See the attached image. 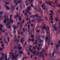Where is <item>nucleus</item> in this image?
<instances>
[{
    "label": "nucleus",
    "instance_id": "1",
    "mask_svg": "<svg viewBox=\"0 0 60 60\" xmlns=\"http://www.w3.org/2000/svg\"><path fill=\"white\" fill-rule=\"evenodd\" d=\"M8 21V22H12V23H13V20L11 19V18H10L9 19H4V20L3 21V22L5 24H6V23H7L6 21Z\"/></svg>",
    "mask_w": 60,
    "mask_h": 60
},
{
    "label": "nucleus",
    "instance_id": "2",
    "mask_svg": "<svg viewBox=\"0 0 60 60\" xmlns=\"http://www.w3.org/2000/svg\"><path fill=\"white\" fill-rule=\"evenodd\" d=\"M35 16L36 17H37L38 18V19H37V21L38 23H39L40 22H41L42 21L41 20V17L40 16H39L38 14H36L35 15Z\"/></svg>",
    "mask_w": 60,
    "mask_h": 60
},
{
    "label": "nucleus",
    "instance_id": "3",
    "mask_svg": "<svg viewBox=\"0 0 60 60\" xmlns=\"http://www.w3.org/2000/svg\"><path fill=\"white\" fill-rule=\"evenodd\" d=\"M58 31L59 32H60V20H59V26L58 28Z\"/></svg>",
    "mask_w": 60,
    "mask_h": 60
},
{
    "label": "nucleus",
    "instance_id": "4",
    "mask_svg": "<svg viewBox=\"0 0 60 60\" xmlns=\"http://www.w3.org/2000/svg\"><path fill=\"white\" fill-rule=\"evenodd\" d=\"M33 49L34 50H35L36 49H37L38 51H40V50L41 49V48L40 49L39 48H37V47H35V46H34L33 48Z\"/></svg>",
    "mask_w": 60,
    "mask_h": 60
},
{
    "label": "nucleus",
    "instance_id": "5",
    "mask_svg": "<svg viewBox=\"0 0 60 60\" xmlns=\"http://www.w3.org/2000/svg\"><path fill=\"white\" fill-rule=\"evenodd\" d=\"M49 4L50 6H55V4H54L53 3V2H49Z\"/></svg>",
    "mask_w": 60,
    "mask_h": 60
},
{
    "label": "nucleus",
    "instance_id": "6",
    "mask_svg": "<svg viewBox=\"0 0 60 60\" xmlns=\"http://www.w3.org/2000/svg\"><path fill=\"white\" fill-rule=\"evenodd\" d=\"M38 41L39 42H40L41 44L43 43V40H41V39L39 38L38 40Z\"/></svg>",
    "mask_w": 60,
    "mask_h": 60
},
{
    "label": "nucleus",
    "instance_id": "7",
    "mask_svg": "<svg viewBox=\"0 0 60 60\" xmlns=\"http://www.w3.org/2000/svg\"><path fill=\"white\" fill-rule=\"evenodd\" d=\"M37 54V55H38V56H42L43 55V53H42L41 52H40L39 53V52H38Z\"/></svg>",
    "mask_w": 60,
    "mask_h": 60
},
{
    "label": "nucleus",
    "instance_id": "8",
    "mask_svg": "<svg viewBox=\"0 0 60 60\" xmlns=\"http://www.w3.org/2000/svg\"><path fill=\"white\" fill-rule=\"evenodd\" d=\"M54 28L53 26V31H56V30H57V28L55 27V25L54 26Z\"/></svg>",
    "mask_w": 60,
    "mask_h": 60
},
{
    "label": "nucleus",
    "instance_id": "9",
    "mask_svg": "<svg viewBox=\"0 0 60 60\" xmlns=\"http://www.w3.org/2000/svg\"><path fill=\"white\" fill-rule=\"evenodd\" d=\"M54 53H55L54 52L53 53V54L51 53L50 54V57L51 58H51H52V57L53 56Z\"/></svg>",
    "mask_w": 60,
    "mask_h": 60
},
{
    "label": "nucleus",
    "instance_id": "10",
    "mask_svg": "<svg viewBox=\"0 0 60 60\" xmlns=\"http://www.w3.org/2000/svg\"><path fill=\"white\" fill-rule=\"evenodd\" d=\"M25 2L26 3V5L27 6H28L29 5V3L28 2V0L25 1Z\"/></svg>",
    "mask_w": 60,
    "mask_h": 60
},
{
    "label": "nucleus",
    "instance_id": "11",
    "mask_svg": "<svg viewBox=\"0 0 60 60\" xmlns=\"http://www.w3.org/2000/svg\"><path fill=\"white\" fill-rule=\"evenodd\" d=\"M11 8L12 11H14L15 10V6H13L11 7Z\"/></svg>",
    "mask_w": 60,
    "mask_h": 60
},
{
    "label": "nucleus",
    "instance_id": "12",
    "mask_svg": "<svg viewBox=\"0 0 60 60\" xmlns=\"http://www.w3.org/2000/svg\"><path fill=\"white\" fill-rule=\"evenodd\" d=\"M13 27L14 29H17V26H15V25H13Z\"/></svg>",
    "mask_w": 60,
    "mask_h": 60
},
{
    "label": "nucleus",
    "instance_id": "13",
    "mask_svg": "<svg viewBox=\"0 0 60 60\" xmlns=\"http://www.w3.org/2000/svg\"><path fill=\"white\" fill-rule=\"evenodd\" d=\"M46 25H44L43 26L42 29V30H44V29H45V27H46Z\"/></svg>",
    "mask_w": 60,
    "mask_h": 60
},
{
    "label": "nucleus",
    "instance_id": "14",
    "mask_svg": "<svg viewBox=\"0 0 60 60\" xmlns=\"http://www.w3.org/2000/svg\"><path fill=\"white\" fill-rule=\"evenodd\" d=\"M21 2L20 0H19L18 1H17L15 4V6H17V4H18V3H20Z\"/></svg>",
    "mask_w": 60,
    "mask_h": 60
},
{
    "label": "nucleus",
    "instance_id": "15",
    "mask_svg": "<svg viewBox=\"0 0 60 60\" xmlns=\"http://www.w3.org/2000/svg\"><path fill=\"white\" fill-rule=\"evenodd\" d=\"M35 17V15H32L30 16V18H34Z\"/></svg>",
    "mask_w": 60,
    "mask_h": 60
},
{
    "label": "nucleus",
    "instance_id": "16",
    "mask_svg": "<svg viewBox=\"0 0 60 60\" xmlns=\"http://www.w3.org/2000/svg\"><path fill=\"white\" fill-rule=\"evenodd\" d=\"M4 14V12L3 11H1L0 12V16Z\"/></svg>",
    "mask_w": 60,
    "mask_h": 60
},
{
    "label": "nucleus",
    "instance_id": "17",
    "mask_svg": "<svg viewBox=\"0 0 60 60\" xmlns=\"http://www.w3.org/2000/svg\"><path fill=\"white\" fill-rule=\"evenodd\" d=\"M4 18L5 19L7 18V19H9V18H8V16L7 15H5L4 16Z\"/></svg>",
    "mask_w": 60,
    "mask_h": 60
},
{
    "label": "nucleus",
    "instance_id": "18",
    "mask_svg": "<svg viewBox=\"0 0 60 60\" xmlns=\"http://www.w3.org/2000/svg\"><path fill=\"white\" fill-rule=\"evenodd\" d=\"M18 56H19V55L17 54L15 56L14 55V56H13L15 57L14 58H16V57H18Z\"/></svg>",
    "mask_w": 60,
    "mask_h": 60
},
{
    "label": "nucleus",
    "instance_id": "19",
    "mask_svg": "<svg viewBox=\"0 0 60 60\" xmlns=\"http://www.w3.org/2000/svg\"><path fill=\"white\" fill-rule=\"evenodd\" d=\"M52 57H53V58H51V59H52L54 60H55V59L56 58V56H53Z\"/></svg>",
    "mask_w": 60,
    "mask_h": 60
},
{
    "label": "nucleus",
    "instance_id": "20",
    "mask_svg": "<svg viewBox=\"0 0 60 60\" xmlns=\"http://www.w3.org/2000/svg\"><path fill=\"white\" fill-rule=\"evenodd\" d=\"M6 8L7 10H10V8L8 7V6H6Z\"/></svg>",
    "mask_w": 60,
    "mask_h": 60
},
{
    "label": "nucleus",
    "instance_id": "21",
    "mask_svg": "<svg viewBox=\"0 0 60 60\" xmlns=\"http://www.w3.org/2000/svg\"><path fill=\"white\" fill-rule=\"evenodd\" d=\"M60 46H59V44H57V45L56 46V49H57L58 47H60Z\"/></svg>",
    "mask_w": 60,
    "mask_h": 60
},
{
    "label": "nucleus",
    "instance_id": "22",
    "mask_svg": "<svg viewBox=\"0 0 60 60\" xmlns=\"http://www.w3.org/2000/svg\"><path fill=\"white\" fill-rule=\"evenodd\" d=\"M15 57L12 56V60H15V59H16V58H15Z\"/></svg>",
    "mask_w": 60,
    "mask_h": 60
},
{
    "label": "nucleus",
    "instance_id": "23",
    "mask_svg": "<svg viewBox=\"0 0 60 60\" xmlns=\"http://www.w3.org/2000/svg\"><path fill=\"white\" fill-rule=\"evenodd\" d=\"M17 0H14V3L15 4H16V2H17Z\"/></svg>",
    "mask_w": 60,
    "mask_h": 60
},
{
    "label": "nucleus",
    "instance_id": "24",
    "mask_svg": "<svg viewBox=\"0 0 60 60\" xmlns=\"http://www.w3.org/2000/svg\"><path fill=\"white\" fill-rule=\"evenodd\" d=\"M55 19L56 22H57V21H58V19L57 17H55Z\"/></svg>",
    "mask_w": 60,
    "mask_h": 60
},
{
    "label": "nucleus",
    "instance_id": "25",
    "mask_svg": "<svg viewBox=\"0 0 60 60\" xmlns=\"http://www.w3.org/2000/svg\"><path fill=\"white\" fill-rule=\"evenodd\" d=\"M28 46H27V47L26 48V51L27 52H28V51H29V50L27 49H28Z\"/></svg>",
    "mask_w": 60,
    "mask_h": 60
},
{
    "label": "nucleus",
    "instance_id": "26",
    "mask_svg": "<svg viewBox=\"0 0 60 60\" xmlns=\"http://www.w3.org/2000/svg\"><path fill=\"white\" fill-rule=\"evenodd\" d=\"M45 8L46 10H48L49 9V8H48V7H45Z\"/></svg>",
    "mask_w": 60,
    "mask_h": 60
},
{
    "label": "nucleus",
    "instance_id": "27",
    "mask_svg": "<svg viewBox=\"0 0 60 60\" xmlns=\"http://www.w3.org/2000/svg\"><path fill=\"white\" fill-rule=\"evenodd\" d=\"M45 3L46 4H47L48 5L49 4V3L48 2V1H46L45 2Z\"/></svg>",
    "mask_w": 60,
    "mask_h": 60
},
{
    "label": "nucleus",
    "instance_id": "28",
    "mask_svg": "<svg viewBox=\"0 0 60 60\" xmlns=\"http://www.w3.org/2000/svg\"><path fill=\"white\" fill-rule=\"evenodd\" d=\"M45 51V49H43L42 52L43 53H44V52Z\"/></svg>",
    "mask_w": 60,
    "mask_h": 60
},
{
    "label": "nucleus",
    "instance_id": "29",
    "mask_svg": "<svg viewBox=\"0 0 60 60\" xmlns=\"http://www.w3.org/2000/svg\"><path fill=\"white\" fill-rule=\"evenodd\" d=\"M35 42H36V44H38V42H37V40H36V39H35Z\"/></svg>",
    "mask_w": 60,
    "mask_h": 60
},
{
    "label": "nucleus",
    "instance_id": "30",
    "mask_svg": "<svg viewBox=\"0 0 60 60\" xmlns=\"http://www.w3.org/2000/svg\"><path fill=\"white\" fill-rule=\"evenodd\" d=\"M44 31L43 30H42L41 31V34H44Z\"/></svg>",
    "mask_w": 60,
    "mask_h": 60
},
{
    "label": "nucleus",
    "instance_id": "31",
    "mask_svg": "<svg viewBox=\"0 0 60 60\" xmlns=\"http://www.w3.org/2000/svg\"><path fill=\"white\" fill-rule=\"evenodd\" d=\"M37 56V54L36 53H35L34 54V56Z\"/></svg>",
    "mask_w": 60,
    "mask_h": 60
},
{
    "label": "nucleus",
    "instance_id": "32",
    "mask_svg": "<svg viewBox=\"0 0 60 60\" xmlns=\"http://www.w3.org/2000/svg\"><path fill=\"white\" fill-rule=\"evenodd\" d=\"M55 3L56 4H57V0H55Z\"/></svg>",
    "mask_w": 60,
    "mask_h": 60
},
{
    "label": "nucleus",
    "instance_id": "33",
    "mask_svg": "<svg viewBox=\"0 0 60 60\" xmlns=\"http://www.w3.org/2000/svg\"><path fill=\"white\" fill-rule=\"evenodd\" d=\"M32 22H34L35 21V19H33L32 20Z\"/></svg>",
    "mask_w": 60,
    "mask_h": 60
},
{
    "label": "nucleus",
    "instance_id": "34",
    "mask_svg": "<svg viewBox=\"0 0 60 60\" xmlns=\"http://www.w3.org/2000/svg\"><path fill=\"white\" fill-rule=\"evenodd\" d=\"M22 47H19V48L18 49H19L20 50H21V49H22Z\"/></svg>",
    "mask_w": 60,
    "mask_h": 60
},
{
    "label": "nucleus",
    "instance_id": "35",
    "mask_svg": "<svg viewBox=\"0 0 60 60\" xmlns=\"http://www.w3.org/2000/svg\"><path fill=\"white\" fill-rule=\"evenodd\" d=\"M29 10H27L26 11V12H27V13H29L30 12L29 11Z\"/></svg>",
    "mask_w": 60,
    "mask_h": 60
},
{
    "label": "nucleus",
    "instance_id": "36",
    "mask_svg": "<svg viewBox=\"0 0 60 60\" xmlns=\"http://www.w3.org/2000/svg\"><path fill=\"white\" fill-rule=\"evenodd\" d=\"M8 42L10 41V38H9V37H8Z\"/></svg>",
    "mask_w": 60,
    "mask_h": 60
},
{
    "label": "nucleus",
    "instance_id": "37",
    "mask_svg": "<svg viewBox=\"0 0 60 60\" xmlns=\"http://www.w3.org/2000/svg\"><path fill=\"white\" fill-rule=\"evenodd\" d=\"M0 51H3V48H0Z\"/></svg>",
    "mask_w": 60,
    "mask_h": 60
},
{
    "label": "nucleus",
    "instance_id": "38",
    "mask_svg": "<svg viewBox=\"0 0 60 60\" xmlns=\"http://www.w3.org/2000/svg\"><path fill=\"white\" fill-rule=\"evenodd\" d=\"M19 21H21V17H20L19 18Z\"/></svg>",
    "mask_w": 60,
    "mask_h": 60
},
{
    "label": "nucleus",
    "instance_id": "39",
    "mask_svg": "<svg viewBox=\"0 0 60 60\" xmlns=\"http://www.w3.org/2000/svg\"><path fill=\"white\" fill-rule=\"evenodd\" d=\"M14 31L13 32V34H14V33H15V32H16V31L15 30V29H14Z\"/></svg>",
    "mask_w": 60,
    "mask_h": 60
},
{
    "label": "nucleus",
    "instance_id": "40",
    "mask_svg": "<svg viewBox=\"0 0 60 60\" xmlns=\"http://www.w3.org/2000/svg\"><path fill=\"white\" fill-rule=\"evenodd\" d=\"M3 25L2 24H0V27H3Z\"/></svg>",
    "mask_w": 60,
    "mask_h": 60
},
{
    "label": "nucleus",
    "instance_id": "41",
    "mask_svg": "<svg viewBox=\"0 0 60 60\" xmlns=\"http://www.w3.org/2000/svg\"><path fill=\"white\" fill-rule=\"evenodd\" d=\"M40 30H37V33H40Z\"/></svg>",
    "mask_w": 60,
    "mask_h": 60
},
{
    "label": "nucleus",
    "instance_id": "42",
    "mask_svg": "<svg viewBox=\"0 0 60 60\" xmlns=\"http://www.w3.org/2000/svg\"><path fill=\"white\" fill-rule=\"evenodd\" d=\"M45 19L46 20H48V18L46 17H45Z\"/></svg>",
    "mask_w": 60,
    "mask_h": 60
},
{
    "label": "nucleus",
    "instance_id": "43",
    "mask_svg": "<svg viewBox=\"0 0 60 60\" xmlns=\"http://www.w3.org/2000/svg\"><path fill=\"white\" fill-rule=\"evenodd\" d=\"M33 14V13H31L30 12L29 13V15H31V14Z\"/></svg>",
    "mask_w": 60,
    "mask_h": 60
},
{
    "label": "nucleus",
    "instance_id": "44",
    "mask_svg": "<svg viewBox=\"0 0 60 60\" xmlns=\"http://www.w3.org/2000/svg\"><path fill=\"white\" fill-rule=\"evenodd\" d=\"M3 57H1V58H0V60H3Z\"/></svg>",
    "mask_w": 60,
    "mask_h": 60
},
{
    "label": "nucleus",
    "instance_id": "45",
    "mask_svg": "<svg viewBox=\"0 0 60 60\" xmlns=\"http://www.w3.org/2000/svg\"><path fill=\"white\" fill-rule=\"evenodd\" d=\"M20 54H23V52H22V51H21L20 52Z\"/></svg>",
    "mask_w": 60,
    "mask_h": 60
},
{
    "label": "nucleus",
    "instance_id": "46",
    "mask_svg": "<svg viewBox=\"0 0 60 60\" xmlns=\"http://www.w3.org/2000/svg\"><path fill=\"white\" fill-rule=\"evenodd\" d=\"M18 16L16 15V17L15 16V19H16L18 17Z\"/></svg>",
    "mask_w": 60,
    "mask_h": 60
},
{
    "label": "nucleus",
    "instance_id": "47",
    "mask_svg": "<svg viewBox=\"0 0 60 60\" xmlns=\"http://www.w3.org/2000/svg\"><path fill=\"white\" fill-rule=\"evenodd\" d=\"M30 6L28 7V10H30Z\"/></svg>",
    "mask_w": 60,
    "mask_h": 60
},
{
    "label": "nucleus",
    "instance_id": "48",
    "mask_svg": "<svg viewBox=\"0 0 60 60\" xmlns=\"http://www.w3.org/2000/svg\"><path fill=\"white\" fill-rule=\"evenodd\" d=\"M60 32H59L58 31H57V34H60Z\"/></svg>",
    "mask_w": 60,
    "mask_h": 60
},
{
    "label": "nucleus",
    "instance_id": "49",
    "mask_svg": "<svg viewBox=\"0 0 60 60\" xmlns=\"http://www.w3.org/2000/svg\"><path fill=\"white\" fill-rule=\"evenodd\" d=\"M19 7H17L16 8V10H19Z\"/></svg>",
    "mask_w": 60,
    "mask_h": 60
},
{
    "label": "nucleus",
    "instance_id": "50",
    "mask_svg": "<svg viewBox=\"0 0 60 60\" xmlns=\"http://www.w3.org/2000/svg\"><path fill=\"white\" fill-rule=\"evenodd\" d=\"M35 9H37V8H38V7L37 6H36L35 7Z\"/></svg>",
    "mask_w": 60,
    "mask_h": 60
},
{
    "label": "nucleus",
    "instance_id": "51",
    "mask_svg": "<svg viewBox=\"0 0 60 60\" xmlns=\"http://www.w3.org/2000/svg\"><path fill=\"white\" fill-rule=\"evenodd\" d=\"M48 38L47 37H46V41H48Z\"/></svg>",
    "mask_w": 60,
    "mask_h": 60
},
{
    "label": "nucleus",
    "instance_id": "52",
    "mask_svg": "<svg viewBox=\"0 0 60 60\" xmlns=\"http://www.w3.org/2000/svg\"><path fill=\"white\" fill-rule=\"evenodd\" d=\"M21 35H22V34H23L24 33H23V32H21Z\"/></svg>",
    "mask_w": 60,
    "mask_h": 60
},
{
    "label": "nucleus",
    "instance_id": "53",
    "mask_svg": "<svg viewBox=\"0 0 60 60\" xmlns=\"http://www.w3.org/2000/svg\"><path fill=\"white\" fill-rule=\"evenodd\" d=\"M5 4H9V3H7V2H5Z\"/></svg>",
    "mask_w": 60,
    "mask_h": 60
},
{
    "label": "nucleus",
    "instance_id": "54",
    "mask_svg": "<svg viewBox=\"0 0 60 60\" xmlns=\"http://www.w3.org/2000/svg\"><path fill=\"white\" fill-rule=\"evenodd\" d=\"M24 22H25V20H23L22 23H24Z\"/></svg>",
    "mask_w": 60,
    "mask_h": 60
},
{
    "label": "nucleus",
    "instance_id": "55",
    "mask_svg": "<svg viewBox=\"0 0 60 60\" xmlns=\"http://www.w3.org/2000/svg\"><path fill=\"white\" fill-rule=\"evenodd\" d=\"M21 41L22 43L23 42V40H22V39H21Z\"/></svg>",
    "mask_w": 60,
    "mask_h": 60
},
{
    "label": "nucleus",
    "instance_id": "56",
    "mask_svg": "<svg viewBox=\"0 0 60 60\" xmlns=\"http://www.w3.org/2000/svg\"><path fill=\"white\" fill-rule=\"evenodd\" d=\"M20 10L21 11H22V7H21L20 8Z\"/></svg>",
    "mask_w": 60,
    "mask_h": 60
},
{
    "label": "nucleus",
    "instance_id": "57",
    "mask_svg": "<svg viewBox=\"0 0 60 60\" xmlns=\"http://www.w3.org/2000/svg\"><path fill=\"white\" fill-rule=\"evenodd\" d=\"M11 26L10 25H9L8 26V29H10V28H11Z\"/></svg>",
    "mask_w": 60,
    "mask_h": 60
},
{
    "label": "nucleus",
    "instance_id": "58",
    "mask_svg": "<svg viewBox=\"0 0 60 60\" xmlns=\"http://www.w3.org/2000/svg\"><path fill=\"white\" fill-rule=\"evenodd\" d=\"M20 37V35H18V39H19Z\"/></svg>",
    "mask_w": 60,
    "mask_h": 60
},
{
    "label": "nucleus",
    "instance_id": "59",
    "mask_svg": "<svg viewBox=\"0 0 60 60\" xmlns=\"http://www.w3.org/2000/svg\"><path fill=\"white\" fill-rule=\"evenodd\" d=\"M4 55V53H2V56H3Z\"/></svg>",
    "mask_w": 60,
    "mask_h": 60
},
{
    "label": "nucleus",
    "instance_id": "60",
    "mask_svg": "<svg viewBox=\"0 0 60 60\" xmlns=\"http://www.w3.org/2000/svg\"><path fill=\"white\" fill-rule=\"evenodd\" d=\"M34 41V39H33L32 40H31V41L32 42H33V41Z\"/></svg>",
    "mask_w": 60,
    "mask_h": 60
},
{
    "label": "nucleus",
    "instance_id": "61",
    "mask_svg": "<svg viewBox=\"0 0 60 60\" xmlns=\"http://www.w3.org/2000/svg\"><path fill=\"white\" fill-rule=\"evenodd\" d=\"M41 46V45L40 44H39L38 45V47H40Z\"/></svg>",
    "mask_w": 60,
    "mask_h": 60
},
{
    "label": "nucleus",
    "instance_id": "62",
    "mask_svg": "<svg viewBox=\"0 0 60 60\" xmlns=\"http://www.w3.org/2000/svg\"><path fill=\"white\" fill-rule=\"evenodd\" d=\"M31 57H30V58H32V56H33V55H30Z\"/></svg>",
    "mask_w": 60,
    "mask_h": 60
},
{
    "label": "nucleus",
    "instance_id": "63",
    "mask_svg": "<svg viewBox=\"0 0 60 60\" xmlns=\"http://www.w3.org/2000/svg\"><path fill=\"white\" fill-rule=\"evenodd\" d=\"M28 28H30V25H28Z\"/></svg>",
    "mask_w": 60,
    "mask_h": 60
},
{
    "label": "nucleus",
    "instance_id": "64",
    "mask_svg": "<svg viewBox=\"0 0 60 60\" xmlns=\"http://www.w3.org/2000/svg\"><path fill=\"white\" fill-rule=\"evenodd\" d=\"M27 15V13L26 12L25 13V16H26Z\"/></svg>",
    "mask_w": 60,
    "mask_h": 60
}]
</instances>
